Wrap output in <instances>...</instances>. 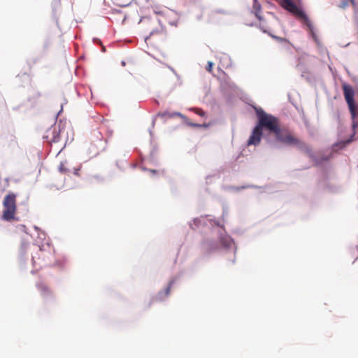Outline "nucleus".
I'll use <instances>...</instances> for the list:
<instances>
[{"mask_svg": "<svg viewBox=\"0 0 358 358\" xmlns=\"http://www.w3.org/2000/svg\"><path fill=\"white\" fill-rule=\"evenodd\" d=\"M189 227L192 229L208 227L211 230L212 236L205 238L201 243V250L206 255L220 250L234 254L236 252V247L234 240L227 234L220 222L211 215L194 218L192 222H189Z\"/></svg>", "mask_w": 358, "mask_h": 358, "instance_id": "nucleus-1", "label": "nucleus"}, {"mask_svg": "<svg viewBox=\"0 0 358 358\" xmlns=\"http://www.w3.org/2000/svg\"><path fill=\"white\" fill-rule=\"evenodd\" d=\"M253 108L256 112L257 123L252 130L247 145H259L263 136L264 129L274 134L278 141L279 140H283L280 138L281 128L278 119L271 114L266 113L262 108L253 106Z\"/></svg>", "mask_w": 358, "mask_h": 358, "instance_id": "nucleus-2", "label": "nucleus"}, {"mask_svg": "<svg viewBox=\"0 0 358 358\" xmlns=\"http://www.w3.org/2000/svg\"><path fill=\"white\" fill-rule=\"evenodd\" d=\"M281 6L297 19L303 29L308 31L310 37L313 38V27L305 11L299 7L293 0H281Z\"/></svg>", "mask_w": 358, "mask_h": 358, "instance_id": "nucleus-3", "label": "nucleus"}, {"mask_svg": "<svg viewBox=\"0 0 358 358\" xmlns=\"http://www.w3.org/2000/svg\"><path fill=\"white\" fill-rule=\"evenodd\" d=\"M16 195L14 193H9L7 194L3 201V211L1 216L2 220L5 221H11L15 218V213L16 211V203H15Z\"/></svg>", "mask_w": 358, "mask_h": 358, "instance_id": "nucleus-4", "label": "nucleus"}, {"mask_svg": "<svg viewBox=\"0 0 358 358\" xmlns=\"http://www.w3.org/2000/svg\"><path fill=\"white\" fill-rule=\"evenodd\" d=\"M343 94L345 101L348 105L352 118L353 119L352 127L355 129L357 127V122L355 121L357 117L356 107L354 101L355 91L352 86L348 84H343Z\"/></svg>", "mask_w": 358, "mask_h": 358, "instance_id": "nucleus-5", "label": "nucleus"}, {"mask_svg": "<svg viewBox=\"0 0 358 358\" xmlns=\"http://www.w3.org/2000/svg\"><path fill=\"white\" fill-rule=\"evenodd\" d=\"M280 138L284 140H279L280 142L289 145H295L299 150L306 153L310 157V159H313V153L312 149L308 147V145L303 141H301L289 134L285 135L282 132L280 133Z\"/></svg>", "mask_w": 358, "mask_h": 358, "instance_id": "nucleus-6", "label": "nucleus"}, {"mask_svg": "<svg viewBox=\"0 0 358 358\" xmlns=\"http://www.w3.org/2000/svg\"><path fill=\"white\" fill-rule=\"evenodd\" d=\"M311 60V56L304 51L299 52V63L297 68L301 71V77L304 78L308 83H312V76L310 73L304 71L303 66L308 62Z\"/></svg>", "mask_w": 358, "mask_h": 358, "instance_id": "nucleus-7", "label": "nucleus"}, {"mask_svg": "<svg viewBox=\"0 0 358 358\" xmlns=\"http://www.w3.org/2000/svg\"><path fill=\"white\" fill-rule=\"evenodd\" d=\"M62 122L55 124L48 130L46 131L43 138L50 143H57L60 140V133L62 132Z\"/></svg>", "mask_w": 358, "mask_h": 358, "instance_id": "nucleus-8", "label": "nucleus"}, {"mask_svg": "<svg viewBox=\"0 0 358 358\" xmlns=\"http://www.w3.org/2000/svg\"><path fill=\"white\" fill-rule=\"evenodd\" d=\"M175 282V280L173 279L171 280L168 286L164 289V290H162L160 292H159L156 296H155L152 299V301H163L165 300V299L169 295V293H170V289H171V286L174 284Z\"/></svg>", "mask_w": 358, "mask_h": 358, "instance_id": "nucleus-9", "label": "nucleus"}, {"mask_svg": "<svg viewBox=\"0 0 358 358\" xmlns=\"http://www.w3.org/2000/svg\"><path fill=\"white\" fill-rule=\"evenodd\" d=\"M35 230L38 234V240H36V245L39 247L41 251L45 250V246L50 248V244L48 242H46L45 245L42 243L41 242L45 239V234L43 231H39V229L37 227H34Z\"/></svg>", "mask_w": 358, "mask_h": 358, "instance_id": "nucleus-10", "label": "nucleus"}, {"mask_svg": "<svg viewBox=\"0 0 358 358\" xmlns=\"http://www.w3.org/2000/svg\"><path fill=\"white\" fill-rule=\"evenodd\" d=\"M156 117H159L162 118H174L176 117H180L181 118L186 120V117L183 115L182 113L179 112H169V111H164V112H159Z\"/></svg>", "mask_w": 358, "mask_h": 358, "instance_id": "nucleus-11", "label": "nucleus"}, {"mask_svg": "<svg viewBox=\"0 0 358 358\" xmlns=\"http://www.w3.org/2000/svg\"><path fill=\"white\" fill-rule=\"evenodd\" d=\"M331 156V150H327L325 153L321 156L317 155L316 159H315V165H317L319 164H322L324 162L329 161Z\"/></svg>", "mask_w": 358, "mask_h": 358, "instance_id": "nucleus-12", "label": "nucleus"}, {"mask_svg": "<svg viewBox=\"0 0 358 358\" xmlns=\"http://www.w3.org/2000/svg\"><path fill=\"white\" fill-rule=\"evenodd\" d=\"M37 289L41 292V295L44 297H48L50 295V290L48 286L42 282L36 284Z\"/></svg>", "mask_w": 358, "mask_h": 358, "instance_id": "nucleus-13", "label": "nucleus"}, {"mask_svg": "<svg viewBox=\"0 0 358 358\" xmlns=\"http://www.w3.org/2000/svg\"><path fill=\"white\" fill-rule=\"evenodd\" d=\"M29 245V244L28 242H26V241L22 242L21 247H20V261H22V260L24 261L23 258L28 250Z\"/></svg>", "mask_w": 358, "mask_h": 358, "instance_id": "nucleus-14", "label": "nucleus"}, {"mask_svg": "<svg viewBox=\"0 0 358 358\" xmlns=\"http://www.w3.org/2000/svg\"><path fill=\"white\" fill-rule=\"evenodd\" d=\"M254 8L255 10V15L259 20H262V17L259 15V12L260 11L261 6L260 3L257 1V0H254Z\"/></svg>", "mask_w": 358, "mask_h": 358, "instance_id": "nucleus-15", "label": "nucleus"}, {"mask_svg": "<svg viewBox=\"0 0 358 358\" xmlns=\"http://www.w3.org/2000/svg\"><path fill=\"white\" fill-rule=\"evenodd\" d=\"M350 3L354 6H356L355 0H343L341 3L340 7L341 8H345Z\"/></svg>", "mask_w": 358, "mask_h": 358, "instance_id": "nucleus-16", "label": "nucleus"}, {"mask_svg": "<svg viewBox=\"0 0 358 358\" xmlns=\"http://www.w3.org/2000/svg\"><path fill=\"white\" fill-rule=\"evenodd\" d=\"M249 187H254V188H259V187L256 185H243L240 187H230L229 189L234 190V191H240L241 189H244Z\"/></svg>", "mask_w": 358, "mask_h": 358, "instance_id": "nucleus-17", "label": "nucleus"}, {"mask_svg": "<svg viewBox=\"0 0 358 358\" xmlns=\"http://www.w3.org/2000/svg\"><path fill=\"white\" fill-rule=\"evenodd\" d=\"M59 171L62 173H69V169H68L67 168L65 167V162H61L59 166Z\"/></svg>", "mask_w": 358, "mask_h": 358, "instance_id": "nucleus-18", "label": "nucleus"}, {"mask_svg": "<svg viewBox=\"0 0 358 358\" xmlns=\"http://www.w3.org/2000/svg\"><path fill=\"white\" fill-rule=\"evenodd\" d=\"M185 120L187 125L192 127H198L199 128V127H208V125L206 124H197V123L189 122H187V119Z\"/></svg>", "mask_w": 358, "mask_h": 358, "instance_id": "nucleus-19", "label": "nucleus"}, {"mask_svg": "<svg viewBox=\"0 0 358 358\" xmlns=\"http://www.w3.org/2000/svg\"><path fill=\"white\" fill-rule=\"evenodd\" d=\"M213 13H215V14L221 13L223 15H231L232 14V13L231 11L227 10H223V9H215L213 10Z\"/></svg>", "mask_w": 358, "mask_h": 358, "instance_id": "nucleus-20", "label": "nucleus"}, {"mask_svg": "<svg viewBox=\"0 0 358 358\" xmlns=\"http://www.w3.org/2000/svg\"><path fill=\"white\" fill-rule=\"evenodd\" d=\"M154 12L157 15H162V16H164L166 17H169V13H167V12H166V11L160 10H158V9L156 8V9L154 10Z\"/></svg>", "mask_w": 358, "mask_h": 358, "instance_id": "nucleus-21", "label": "nucleus"}, {"mask_svg": "<svg viewBox=\"0 0 358 358\" xmlns=\"http://www.w3.org/2000/svg\"><path fill=\"white\" fill-rule=\"evenodd\" d=\"M221 59L226 62L227 66L231 64V59L228 55L224 54Z\"/></svg>", "mask_w": 358, "mask_h": 358, "instance_id": "nucleus-22", "label": "nucleus"}, {"mask_svg": "<svg viewBox=\"0 0 358 358\" xmlns=\"http://www.w3.org/2000/svg\"><path fill=\"white\" fill-rule=\"evenodd\" d=\"M213 66V62L208 61L206 69L207 71L210 72Z\"/></svg>", "mask_w": 358, "mask_h": 358, "instance_id": "nucleus-23", "label": "nucleus"}, {"mask_svg": "<svg viewBox=\"0 0 358 358\" xmlns=\"http://www.w3.org/2000/svg\"><path fill=\"white\" fill-rule=\"evenodd\" d=\"M355 135V133L351 136L350 138H349L348 140L345 141H343L341 143L343 144V146H345L347 144L350 143V142H352L353 140H354V136Z\"/></svg>", "mask_w": 358, "mask_h": 358, "instance_id": "nucleus-24", "label": "nucleus"}, {"mask_svg": "<svg viewBox=\"0 0 358 358\" xmlns=\"http://www.w3.org/2000/svg\"><path fill=\"white\" fill-rule=\"evenodd\" d=\"M192 110H196V113L201 117L205 115V112L201 109L192 108Z\"/></svg>", "mask_w": 358, "mask_h": 358, "instance_id": "nucleus-25", "label": "nucleus"}, {"mask_svg": "<svg viewBox=\"0 0 358 358\" xmlns=\"http://www.w3.org/2000/svg\"><path fill=\"white\" fill-rule=\"evenodd\" d=\"M178 21L179 20L177 19V20H169V24L171 26H174V27H177L178 26Z\"/></svg>", "mask_w": 358, "mask_h": 358, "instance_id": "nucleus-26", "label": "nucleus"}, {"mask_svg": "<svg viewBox=\"0 0 358 358\" xmlns=\"http://www.w3.org/2000/svg\"><path fill=\"white\" fill-rule=\"evenodd\" d=\"M271 36L275 39H276L277 41H280V42H285V43H287V40L282 38H280V37H278V36H274V35H271Z\"/></svg>", "mask_w": 358, "mask_h": 358, "instance_id": "nucleus-27", "label": "nucleus"}, {"mask_svg": "<svg viewBox=\"0 0 358 358\" xmlns=\"http://www.w3.org/2000/svg\"><path fill=\"white\" fill-rule=\"evenodd\" d=\"M141 169H142V170H143V171H149L150 173H153V174H155V173H157V172H158V171H157V170H155V169H146V168H145V167H142Z\"/></svg>", "mask_w": 358, "mask_h": 358, "instance_id": "nucleus-28", "label": "nucleus"}, {"mask_svg": "<svg viewBox=\"0 0 358 358\" xmlns=\"http://www.w3.org/2000/svg\"><path fill=\"white\" fill-rule=\"evenodd\" d=\"M55 264L59 267H63L64 266V262H62V261H57Z\"/></svg>", "mask_w": 358, "mask_h": 358, "instance_id": "nucleus-29", "label": "nucleus"}, {"mask_svg": "<svg viewBox=\"0 0 358 358\" xmlns=\"http://www.w3.org/2000/svg\"><path fill=\"white\" fill-rule=\"evenodd\" d=\"M60 0H54L52 2V6L55 8V6L59 5Z\"/></svg>", "mask_w": 358, "mask_h": 358, "instance_id": "nucleus-30", "label": "nucleus"}, {"mask_svg": "<svg viewBox=\"0 0 358 358\" xmlns=\"http://www.w3.org/2000/svg\"><path fill=\"white\" fill-rule=\"evenodd\" d=\"M169 69L176 75L177 78H179L178 74L176 73L173 68H172L171 66H169Z\"/></svg>", "mask_w": 358, "mask_h": 358, "instance_id": "nucleus-31", "label": "nucleus"}, {"mask_svg": "<svg viewBox=\"0 0 358 358\" xmlns=\"http://www.w3.org/2000/svg\"><path fill=\"white\" fill-rule=\"evenodd\" d=\"M93 41L94 43H99V44L102 45V43H101V41L99 38H93Z\"/></svg>", "mask_w": 358, "mask_h": 358, "instance_id": "nucleus-32", "label": "nucleus"}, {"mask_svg": "<svg viewBox=\"0 0 358 358\" xmlns=\"http://www.w3.org/2000/svg\"><path fill=\"white\" fill-rule=\"evenodd\" d=\"M155 120H156V117H153V119H152V128H153L155 127Z\"/></svg>", "mask_w": 358, "mask_h": 358, "instance_id": "nucleus-33", "label": "nucleus"}, {"mask_svg": "<svg viewBox=\"0 0 358 358\" xmlns=\"http://www.w3.org/2000/svg\"><path fill=\"white\" fill-rule=\"evenodd\" d=\"M154 156H155V150H152L150 152V158L152 159L154 158Z\"/></svg>", "mask_w": 358, "mask_h": 358, "instance_id": "nucleus-34", "label": "nucleus"}, {"mask_svg": "<svg viewBox=\"0 0 358 358\" xmlns=\"http://www.w3.org/2000/svg\"><path fill=\"white\" fill-rule=\"evenodd\" d=\"M78 171H79V169H74V172H73V173H74L75 175L78 176Z\"/></svg>", "mask_w": 358, "mask_h": 358, "instance_id": "nucleus-35", "label": "nucleus"}, {"mask_svg": "<svg viewBox=\"0 0 358 358\" xmlns=\"http://www.w3.org/2000/svg\"><path fill=\"white\" fill-rule=\"evenodd\" d=\"M171 12H173V13H175L176 15H179L180 13L176 10H171Z\"/></svg>", "mask_w": 358, "mask_h": 358, "instance_id": "nucleus-36", "label": "nucleus"}, {"mask_svg": "<svg viewBox=\"0 0 358 358\" xmlns=\"http://www.w3.org/2000/svg\"><path fill=\"white\" fill-rule=\"evenodd\" d=\"M122 66H124L126 65V62L124 61L121 62Z\"/></svg>", "mask_w": 358, "mask_h": 358, "instance_id": "nucleus-37", "label": "nucleus"}, {"mask_svg": "<svg viewBox=\"0 0 358 358\" xmlns=\"http://www.w3.org/2000/svg\"><path fill=\"white\" fill-rule=\"evenodd\" d=\"M32 262H33V264H35V257H32Z\"/></svg>", "mask_w": 358, "mask_h": 358, "instance_id": "nucleus-38", "label": "nucleus"}, {"mask_svg": "<svg viewBox=\"0 0 358 358\" xmlns=\"http://www.w3.org/2000/svg\"><path fill=\"white\" fill-rule=\"evenodd\" d=\"M105 51H106V48L102 45V52H105Z\"/></svg>", "mask_w": 358, "mask_h": 358, "instance_id": "nucleus-39", "label": "nucleus"}, {"mask_svg": "<svg viewBox=\"0 0 358 358\" xmlns=\"http://www.w3.org/2000/svg\"><path fill=\"white\" fill-rule=\"evenodd\" d=\"M149 133H150V134L151 136L152 135V129H149Z\"/></svg>", "mask_w": 358, "mask_h": 358, "instance_id": "nucleus-40", "label": "nucleus"}, {"mask_svg": "<svg viewBox=\"0 0 358 358\" xmlns=\"http://www.w3.org/2000/svg\"><path fill=\"white\" fill-rule=\"evenodd\" d=\"M154 33H155V31H152L150 33V36H152V35H153V34H154Z\"/></svg>", "mask_w": 358, "mask_h": 358, "instance_id": "nucleus-41", "label": "nucleus"}, {"mask_svg": "<svg viewBox=\"0 0 358 358\" xmlns=\"http://www.w3.org/2000/svg\"><path fill=\"white\" fill-rule=\"evenodd\" d=\"M261 29H262L263 32L266 33V31L265 29H264L263 27H261Z\"/></svg>", "mask_w": 358, "mask_h": 358, "instance_id": "nucleus-42", "label": "nucleus"}, {"mask_svg": "<svg viewBox=\"0 0 358 358\" xmlns=\"http://www.w3.org/2000/svg\"><path fill=\"white\" fill-rule=\"evenodd\" d=\"M62 110V108L61 109L60 111H59V113H57V115H59L61 113Z\"/></svg>", "mask_w": 358, "mask_h": 358, "instance_id": "nucleus-43", "label": "nucleus"}, {"mask_svg": "<svg viewBox=\"0 0 358 358\" xmlns=\"http://www.w3.org/2000/svg\"><path fill=\"white\" fill-rule=\"evenodd\" d=\"M22 227L23 229H25V226H24V225H22Z\"/></svg>", "mask_w": 358, "mask_h": 358, "instance_id": "nucleus-44", "label": "nucleus"}, {"mask_svg": "<svg viewBox=\"0 0 358 358\" xmlns=\"http://www.w3.org/2000/svg\"><path fill=\"white\" fill-rule=\"evenodd\" d=\"M357 127H358V123H357Z\"/></svg>", "mask_w": 358, "mask_h": 358, "instance_id": "nucleus-45", "label": "nucleus"}, {"mask_svg": "<svg viewBox=\"0 0 358 358\" xmlns=\"http://www.w3.org/2000/svg\"><path fill=\"white\" fill-rule=\"evenodd\" d=\"M147 1H148L149 0H147Z\"/></svg>", "mask_w": 358, "mask_h": 358, "instance_id": "nucleus-46", "label": "nucleus"}]
</instances>
